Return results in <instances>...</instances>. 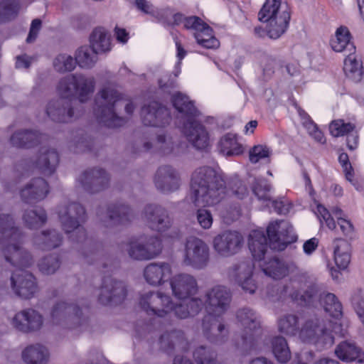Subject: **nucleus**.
I'll return each instance as SVG.
<instances>
[{
    "label": "nucleus",
    "instance_id": "62",
    "mask_svg": "<svg viewBox=\"0 0 364 364\" xmlns=\"http://www.w3.org/2000/svg\"><path fill=\"white\" fill-rule=\"evenodd\" d=\"M229 186L232 193L240 198H242L247 193V188L237 177L230 180Z\"/></svg>",
    "mask_w": 364,
    "mask_h": 364
},
{
    "label": "nucleus",
    "instance_id": "43",
    "mask_svg": "<svg viewBox=\"0 0 364 364\" xmlns=\"http://www.w3.org/2000/svg\"><path fill=\"white\" fill-rule=\"evenodd\" d=\"M41 135L36 132L18 131L11 137V143L17 147H31L40 142Z\"/></svg>",
    "mask_w": 364,
    "mask_h": 364
},
{
    "label": "nucleus",
    "instance_id": "51",
    "mask_svg": "<svg viewBox=\"0 0 364 364\" xmlns=\"http://www.w3.org/2000/svg\"><path fill=\"white\" fill-rule=\"evenodd\" d=\"M193 358L197 364H220L216 359V353L203 346L194 350Z\"/></svg>",
    "mask_w": 364,
    "mask_h": 364
},
{
    "label": "nucleus",
    "instance_id": "21",
    "mask_svg": "<svg viewBox=\"0 0 364 364\" xmlns=\"http://www.w3.org/2000/svg\"><path fill=\"white\" fill-rule=\"evenodd\" d=\"M183 132L188 142L197 149H204L209 144V134L207 130L193 118L183 122Z\"/></svg>",
    "mask_w": 364,
    "mask_h": 364
},
{
    "label": "nucleus",
    "instance_id": "2",
    "mask_svg": "<svg viewBox=\"0 0 364 364\" xmlns=\"http://www.w3.org/2000/svg\"><path fill=\"white\" fill-rule=\"evenodd\" d=\"M23 235L14 226L12 216L0 215V242L5 259L18 268L11 277V287L19 297L28 299L38 291L36 279L23 268L30 267L33 262L31 254L21 246Z\"/></svg>",
    "mask_w": 364,
    "mask_h": 364
},
{
    "label": "nucleus",
    "instance_id": "42",
    "mask_svg": "<svg viewBox=\"0 0 364 364\" xmlns=\"http://www.w3.org/2000/svg\"><path fill=\"white\" fill-rule=\"evenodd\" d=\"M343 70L346 75L354 82H359L362 78V63L355 52L350 53L344 60Z\"/></svg>",
    "mask_w": 364,
    "mask_h": 364
},
{
    "label": "nucleus",
    "instance_id": "33",
    "mask_svg": "<svg viewBox=\"0 0 364 364\" xmlns=\"http://www.w3.org/2000/svg\"><path fill=\"white\" fill-rule=\"evenodd\" d=\"M63 242L62 235L55 230H46L33 238L34 245L43 250H50L59 247Z\"/></svg>",
    "mask_w": 364,
    "mask_h": 364
},
{
    "label": "nucleus",
    "instance_id": "24",
    "mask_svg": "<svg viewBox=\"0 0 364 364\" xmlns=\"http://www.w3.org/2000/svg\"><path fill=\"white\" fill-rule=\"evenodd\" d=\"M77 182L87 192L95 193L107 186L109 176L103 169L94 168L83 172Z\"/></svg>",
    "mask_w": 364,
    "mask_h": 364
},
{
    "label": "nucleus",
    "instance_id": "28",
    "mask_svg": "<svg viewBox=\"0 0 364 364\" xmlns=\"http://www.w3.org/2000/svg\"><path fill=\"white\" fill-rule=\"evenodd\" d=\"M254 265L250 262H242L234 269V274L237 284L249 294L255 293L257 286L252 278Z\"/></svg>",
    "mask_w": 364,
    "mask_h": 364
},
{
    "label": "nucleus",
    "instance_id": "3",
    "mask_svg": "<svg viewBox=\"0 0 364 364\" xmlns=\"http://www.w3.org/2000/svg\"><path fill=\"white\" fill-rule=\"evenodd\" d=\"M94 77L82 74H70L62 77L57 84L56 92L60 100L50 101L46 113L53 121L69 122L75 118L70 99L75 96L80 102H86L95 91Z\"/></svg>",
    "mask_w": 364,
    "mask_h": 364
},
{
    "label": "nucleus",
    "instance_id": "44",
    "mask_svg": "<svg viewBox=\"0 0 364 364\" xmlns=\"http://www.w3.org/2000/svg\"><path fill=\"white\" fill-rule=\"evenodd\" d=\"M220 151L227 156L240 155L243 152L241 144L237 141L236 135L228 133L223 136L219 143Z\"/></svg>",
    "mask_w": 364,
    "mask_h": 364
},
{
    "label": "nucleus",
    "instance_id": "25",
    "mask_svg": "<svg viewBox=\"0 0 364 364\" xmlns=\"http://www.w3.org/2000/svg\"><path fill=\"white\" fill-rule=\"evenodd\" d=\"M103 225L112 228L125 225L133 218V213L129 206L124 204L113 205L108 208L105 215H99Z\"/></svg>",
    "mask_w": 364,
    "mask_h": 364
},
{
    "label": "nucleus",
    "instance_id": "56",
    "mask_svg": "<svg viewBox=\"0 0 364 364\" xmlns=\"http://www.w3.org/2000/svg\"><path fill=\"white\" fill-rule=\"evenodd\" d=\"M18 11V4L16 0H1L0 1V21H5L15 16Z\"/></svg>",
    "mask_w": 364,
    "mask_h": 364
},
{
    "label": "nucleus",
    "instance_id": "7",
    "mask_svg": "<svg viewBox=\"0 0 364 364\" xmlns=\"http://www.w3.org/2000/svg\"><path fill=\"white\" fill-rule=\"evenodd\" d=\"M333 333L341 336L345 335L337 322H328L326 324L323 320L314 317L305 321L299 331V336L304 342L312 343L320 347H328L334 343Z\"/></svg>",
    "mask_w": 364,
    "mask_h": 364
},
{
    "label": "nucleus",
    "instance_id": "8",
    "mask_svg": "<svg viewBox=\"0 0 364 364\" xmlns=\"http://www.w3.org/2000/svg\"><path fill=\"white\" fill-rule=\"evenodd\" d=\"M59 220L65 232L73 241L81 242L87 237L86 230L81 226L85 220L84 208L77 203L60 205L58 209Z\"/></svg>",
    "mask_w": 364,
    "mask_h": 364
},
{
    "label": "nucleus",
    "instance_id": "40",
    "mask_svg": "<svg viewBox=\"0 0 364 364\" xmlns=\"http://www.w3.org/2000/svg\"><path fill=\"white\" fill-rule=\"evenodd\" d=\"M144 151L154 149L162 154H171L174 149V143L171 136L161 134L157 135L153 141H144L143 144Z\"/></svg>",
    "mask_w": 364,
    "mask_h": 364
},
{
    "label": "nucleus",
    "instance_id": "49",
    "mask_svg": "<svg viewBox=\"0 0 364 364\" xmlns=\"http://www.w3.org/2000/svg\"><path fill=\"white\" fill-rule=\"evenodd\" d=\"M321 304L326 312L334 318H338L342 314V305L337 297L331 293L321 296Z\"/></svg>",
    "mask_w": 364,
    "mask_h": 364
},
{
    "label": "nucleus",
    "instance_id": "35",
    "mask_svg": "<svg viewBox=\"0 0 364 364\" xmlns=\"http://www.w3.org/2000/svg\"><path fill=\"white\" fill-rule=\"evenodd\" d=\"M336 356L345 362L357 360L362 363L364 360V354L361 349L352 342H342L335 350Z\"/></svg>",
    "mask_w": 364,
    "mask_h": 364
},
{
    "label": "nucleus",
    "instance_id": "50",
    "mask_svg": "<svg viewBox=\"0 0 364 364\" xmlns=\"http://www.w3.org/2000/svg\"><path fill=\"white\" fill-rule=\"evenodd\" d=\"M355 124L338 119L333 120L329 124V132L334 137L348 135L355 130Z\"/></svg>",
    "mask_w": 364,
    "mask_h": 364
},
{
    "label": "nucleus",
    "instance_id": "11",
    "mask_svg": "<svg viewBox=\"0 0 364 364\" xmlns=\"http://www.w3.org/2000/svg\"><path fill=\"white\" fill-rule=\"evenodd\" d=\"M210 262V248L202 239L189 236L184 242L182 263L196 270L208 267Z\"/></svg>",
    "mask_w": 364,
    "mask_h": 364
},
{
    "label": "nucleus",
    "instance_id": "38",
    "mask_svg": "<svg viewBox=\"0 0 364 364\" xmlns=\"http://www.w3.org/2000/svg\"><path fill=\"white\" fill-rule=\"evenodd\" d=\"M48 358V349L39 343L28 346L22 352L23 361L29 364H44Z\"/></svg>",
    "mask_w": 364,
    "mask_h": 364
},
{
    "label": "nucleus",
    "instance_id": "59",
    "mask_svg": "<svg viewBox=\"0 0 364 364\" xmlns=\"http://www.w3.org/2000/svg\"><path fill=\"white\" fill-rule=\"evenodd\" d=\"M352 304L360 321L364 324V294L361 291L353 294Z\"/></svg>",
    "mask_w": 364,
    "mask_h": 364
},
{
    "label": "nucleus",
    "instance_id": "23",
    "mask_svg": "<svg viewBox=\"0 0 364 364\" xmlns=\"http://www.w3.org/2000/svg\"><path fill=\"white\" fill-rule=\"evenodd\" d=\"M220 317L205 315L202 323L204 336L210 342L215 343L223 342L228 334V328Z\"/></svg>",
    "mask_w": 364,
    "mask_h": 364
},
{
    "label": "nucleus",
    "instance_id": "10",
    "mask_svg": "<svg viewBox=\"0 0 364 364\" xmlns=\"http://www.w3.org/2000/svg\"><path fill=\"white\" fill-rule=\"evenodd\" d=\"M50 321L69 328L84 329L87 325V318L84 316L82 309L76 304L59 301L52 308Z\"/></svg>",
    "mask_w": 364,
    "mask_h": 364
},
{
    "label": "nucleus",
    "instance_id": "30",
    "mask_svg": "<svg viewBox=\"0 0 364 364\" xmlns=\"http://www.w3.org/2000/svg\"><path fill=\"white\" fill-rule=\"evenodd\" d=\"M264 273L274 279H281L288 276L295 268L291 263H287L278 258H273L260 264Z\"/></svg>",
    "mask_w": 364,
    "mask_h": 364
},
{
    "label": "nucleus",
    "instance_id": "64",
    "mask_svg": "<svg viewBox=\"0 0 364 364\" xmlns=\"http://www.w3.org/2000/svg\"><path fill=\"white\" fill-rule=\"evenodd\" d=\"M338 224L343 234L352 237L354 234V227L351 222L344 218H338Z\"/></svg>",
    "mask_w": 364,
    "mask_h": 364
},
{
    "label": "nucleus",
    "instance_id": "22",
    "mask_svg": "<svg viewBox=\"0 0 364 364\" xmlns=\"http://www.w3.org/2000/svg\"><path fill=\"white\" fill-rule=\"evenodd\" d=\"M143 123L146 126L164 127L170 122L168 110L157 102L144 105L141 111Z\"/></svg>",
    "mask_w": 364,
    "mask_h": 364
},
{
    "label": "nucleus",
    "instance_id": "63",
    "mask_svg": "<svg viewBox=\"0 0 364 364\" xmlns=\"http://www.w3.org/2000/svg\"><path fill=\"white\" fill-rule=\"evenodd\" d=\"M338 160L340 164L342 165L343 168V171L346 174V178L348 181L353 182V169L351 167V165L350 164L348 161V156L347 154L342 153L339 155Z\"/></svg>",
    "mask_w": 364,
    "mask_h": 364
},
{
    "label": "nucleus",
    "instance_id": "46",
    "mask_svg": "<svg viewBox=\"0 0 364 364\" xmlns=\"http://www.w3.org/2000/svg\"><path fill=\"white\" fill-rule=\"evenodd\" d=\"M97 54L91 46H81L75 52V63L80 68H91L97 61Z\"/></svg>",
    "mask_w": 364,
    "mask_h": 364
},
{
    "label": "nucleus",
    "instance_id": "5",
    "mask_svg": "<svg viewBox=\"0 0 364 364\" xmlns=\"http://www.w3.org/2000/svg\"><path fill=\"white\" fill-rule=\"evenodd\" d=\"M95 104L97 118L109 127H117L124 124V120L115 112L119 107L124 106L128 114H132L135 108L132 102L124 99L117 91L109 87L100 91L96 97Z\"/></svg>",
    "mask_w": 364,
    "mask_h": 364
},
{
    "label": "nucleus",
    "instance_id": "41",
    "mask_svg": "<svg viewBox=\"0 0 364 364\" xmlns=\"http://www.w3.org/2000/svg\"><path fill=\"white\" fill-rule=\"evenodd\" d=\"M252 191L259 200L271 203L277 212L282 213V202L272 200L271 186L266 180L257 179L252 187Z\"/></svg>",
    "mask_w": 364,
    "mask_h": 364
},
{
    "label": "nucleus",
    "instance_id": "45",
    "mask_svg": "<svg viewBox=\"0 0 364 364\" xmlns=\"http://www.w3.org/2000/svg\"><path fill=\"white\" fill-rule=\"evenodd\" d=\"M25 225L30 229H37L47 221V215L43 208L26 209L22 215Z\"/></svg>",
    "mask_w": 364,
    "mask_h": 364
},
{
    "label": "nucleus",
    "instance_id": "26",
    "mask_svg": "<svg viewBox=\"0 0 364 364\" xmlns=\"http://www.w3.org/2000/svg\"><path fill=\"white\" fill-rule=\"evenodd\" d=\"M171 267L166 262H152L147 264L143 272L146 282L151 286H159L171 278Z\"/></svg>",
    "mask_w": 364,
    "mask_h": 364
},
{
    "label": "nucleus",
    "instance_id": "1",
    "mask_svg": "<svg viewBox=\"0 0 364 364\" xmlns=\"http://www.w3.org/2000/svg\"><path fill=\"white\" fill-rule=\"evenodd\" d=\"M169 284L173 296L179 302H174L170 295L161 291H150L140 296V307L148 314L161 318L174 315L185 319L198 314L203 303L194 297L199 289L196 278L188 273H178L170 278Z\"/></svg>",
    "mask_w": 364,
    "mask_h": 364
},
{
    "label": "nucleus",
    "instance_id": "6",
    "mask_svg": "<svg viewBox=\"0 0 364 364\" xmlns=\"http://www.w3.org/2000/svg\"><path fill=\"white\" fill-rule=\"evenodd\" d=\"M290 18L289 9L282 0H266L258 13L259 21L266 23V33L272 39H277L286 32Z\"/></svg>",
    "mask_w": 364,
    "mask_h": 364
},
{
    "label": "nucleus",
    "instance_id": "19",
    "mask_svg": "<svg viewBox=\"0 0 364 364\" xmlns=\"http://www.w3.org/2000/svg\"><path fill=\"white\" fill-rule=\"evenodd\" d=\"M12 324L15 328L23 333L37 331L43 325V316L33 309H26L14 315Z\"/></svg>",
    "mask_w": 364,
    "mask_h": 364
},
{
    "label": "nucleus",
    "instance_id": "36",
    "mask_svg": "<svg viewBox=\"0 0 364 364\" xmlns=\"http://www.w3.org/2000/svg\"><path fill=\"white\" fill-rule=\"evenodd\" d=\"M172 101L174 107L181 114L180 117L183 122L194 118L197 115V109L193 102L186 95L177 92L173 95Z\"/></svg>",
    "mask_w": 364,
    "mask_h": 364
},
{
    "label": "nucleus",
    "instance_id": "4",
    "mask_svg": "<svg viewBox=\"0 0 364 364\" xmlns=\"http://www.w3.org/2000/svg\"><path fill=\"white\" fill-rule=\"evenodd\" d=\"M191 198L196 206H213L225 196L222 176L209 166L195 170L191 181Z\"/></svg>",
    "mask_w": 364,
    "mask_h": 364
},
{
    "label": "nucleus",
    "instance_id": "17",
    "mask_svg": "<svg viewBox=\"0 0 364 364\" xmlns=\"http://www.w3.org/2000/svg\"><path fill=\"white\" fill-rule=\"evenodd\" d=\"M127 296L125 284L112 278H105L99 290L98 300L105 305L118 304Z\"/></svg>",
    "mask_w": 364,
    "mask_h": 364
},
{
    "label": "nucleus",
    "instance_id": "15",
    "mask_svg": "<svg viewBox=\"0 0 364 364\" xmlns=\"http://www.w3.org/2000/svg\"><path fill=\"white\" fill-rule=\"evenodd\" d=\"M142 217L146 225L157 232H164L172 226V219L168 210L159 205H146Z\"/></svg>",
    "mask_w": 364,
    "mask_h": 364
},
{
    "label": "nucleus",
    "instance_id": "12",
    "mask_svg": "<svg viewBox=\"0 0 364 364\" xmlns=\"http://www.w3.org/2000/svg\"><path fill=\"white\" fill-rule=\"evenodd\" d=\"M128 256L138 261L149 260L156 257L162 250V243L157 236L146 239L131 238L123 244Z\"/></svg>",
    "mask_w": 364,
    "mask_h": 364
},
{
    "label": "nucleus",
    "instance_id": "9",
    "mask_svg": "<svg viewBox=\"0 0 364 364\" xmlns=\"http://www.w3.org/2000/svg\"><path fill=\"white\" fill-rule=\"evenodd\" d=\"M272 297L277 299L289 296L301 305H311L318 299V287L316 284L307 282L306 277L300 276L291 279L289 284L277 289L276 294H271Z\"/></svg>",
    "mask_w": 364,
    "mask_h": 364
},
{
    "label": "nucleus",
    "instance_id": "34",
    "mask_svg": "<svg viewBox=\"0 0 364 364\" xmlns=\"http://www.w3.org/2000/svg\"><path fill=\"white\" fill-rule=\"evenodd\" d=\"M351 36L348 28L341 26L336 29L335 35L331 38L330 46L335 52L345 50L350 53L355 51V47L350 41Z\"/></svg>",
    "mask_w": 364,
    "mask_h": 364
},
{
    "label": "nucleus",
    "instance_id": "60",
    "mask_svg": "<svg viewBox=\"0 0 364 364\" xmlns=\"http://www.w3.org/2000/svg\"><path fill=\"white\" fill-rule=\"evenodd\" d=\"M206 24L207 23H205L200 18L196 16H188L186 20L184 28L188 30H191L195 37L196 33L198 32L199 33L202 29H204Z\"/></svg>",
    "mask_w": 364,
    "mask_h": 364
},
{
    "label": "nucleus",
    "instance_id": "58",
    "mask_svg": "<svg viewBox=\"0 0 364 364\" xmlns=\"http://www.w3.org/2000/svg\"><path fill=\"white\" fill-rule=\"evenodd\" d=\"M199 226L203 230H209L213 225V218L211 212L204 208H199L196 213Z\"/></svg>",
    "mask_w": 364,
    "mask_h": 364
},
{
    "label": "nucleus",
    "instance_id": "20",
    "mask_svg": "<svg viewBox=\"0 0 364 364\" xmlns=\"http://www.w3.org/2000/svg\"><path fill=\"white\" fill-rule=\"evenodd\" d=\"M154 182L159 191L164 193H168L179 188L181 176L175 168L165 165L158 168L154 176Z\"/></svg>",
    "mask_w": 364,
    "mask_h": 364
},
{
    "label": "nucleus",
    "instance_id": "16",
    "mask_svg": "<svg viewBox=\"0 0 364 364\" xmlns=\"http://www.w3.org/2000/svg\"><path fill=\"white\" fill-rule=\"evenodd\" d=\"M243 242V237L240 232L227 230L214 237L213 248L220 255L229 257L239 252Z\"/></svg>",
    "mask_w": 364,
    "mask_h": 364
},
{
    "label": "nucleus",
    "instance_id": "54",
    "mask_svg": "<svg viewBox=\"0 0 364 364\" xmlns=\"http://www.w3.org/2000/svg\"><path fill=\"white\" fill-rule=\"evenodd\" d=\"M134 4L136 7L144 14L151 15L159 20H162L166 14L168 12V9L158 10L154 8L152 4L147 0H129Z\"/></svg>",
    "mask_w": 364,
    "mask_h": 364
},
{
    "label": "nucleus",
    "instance_id": "57",
    "mask_svg": "<svg viewBox=\"0 0 364 364\" xmlns=\"http://www.w3.org/2000/svg\"><path fill=\"white\" fill-rule=\"evenodd\" d=\"M271 154L272 150L267 145H255L249 151L250 161L256 164L262 159L269 158Z\"/></svg>",
    "mask_w": 364,
    "mask_h": 364
},
{
    "label": "nucleus",
    "instance_id": "27",
    "mask_svg": "<svg viewBox=\"0 0 364 364\" xmlns=\"http://www.w3.org/2000/svg\"><path fill=\"white\" fill-rule=\"evenodd\" d=\"M48 191L47 182L38 178L33 179L21 191V197L26 203H36L44 199Z\"/></svg>",
    "mask_w": 364,
    "mask_h": 364
},
{
    "label": "nucleus",
    "instance_id": "37",
    "mask_svg": "<svg viewBox=\"0 0 364 364\" xmlns=\"http://www.w3.org/2000/svg\"><path fill=\"white\" fill-rule=\"evenodd\" d=\"M91 47L98 54L106 53L112 49L111 36L106 29L102 27L96 28L90 38Z\"/></svg>",
    "mask_w": 364,
    "mask_h": 364
},
{
    "label": "nucleus",
    "instance_id": "32",
    "mask_svg": "<svg viewBox=\"0 0 364 364\" xmlns=\"http://www.w3.org/2000/svg\"><path fill=\"white\" fill-rule=\"evenodd\" d=\"M249 249L255 260L260 262L267 250V239L261 230H252L249 235Z\"/></svg>",
    "mask_w": 364,
    "mask_h": 364
},
{
    "label": "nucleus",
    "instance_id": "31",
    "mask_svg": "<svg viewBox=\"0 0 364 364\" xmlns=\"http://www.w3.org/2000/svg\"><path fill=\"white\" fill-rule=\"evenodd\" d=\"M58 152L54 149L43 147L36 161V165L45 175L53 173L58 164Z\"/></svg>",
    "mask_w": 364,
    "mask_h": 364
},
{
    "label": "nucleus",
    "instance_id": "29",
    "mask_svg": "<svg viewBox=\"0 0 364 364\" xmlns=\"http://www.w3.org/2000/svg\"><path fill=\"white\" fill-rule=\"evenodd\" d=\"M160 348L167 352L173 349H178L181 351H186L188 348V343L181 330H173L161 335L159 339Z\"/></svg>",
    "mask_w": 364,
    "mask_h": 364
},
{
    "label": "nucleus",
    "instance_id": "53",
    "mask_svg": "<svg viewBox=\"0 0 364 364\" xmlns=\"http://www.w3.org/2000/svg\"><path fill=\"white\" fill-rule=\"evenodd\" d=\"M75 60L66 53L58 55L53 60V67L59 73L70 72L75 69Z\"/></svg>",
    "mask_w": 364,
    "mask_h": 364
},
{
    "label": "nucleus",
    "instance_id": "13",
    "mask_svg": "<svg viewBox=\"0 0 364 364\" xmlns=\"http://www.w3.org/2000/svg\"><path fill=\"white\" fill-rule=\"evenodd\" d=\"M267 232L272 249L282 251L296 240L291 224L286 220H276L269 224Z\"/></svg>",
    "mask_w": 364,
    "mask_h": 364
},
{
    "label": "nucleus",
    "instance_id": "52",
    "mask_svg": "<svg viewBox=\"0 0 364 364\" xmlns=\"http://www.w3.org/2000/svg\"><path fill=\"white\" fill-rule=\"evenodd\" d=\"M280 332L287 335H295L298 331V317L294 314H288L282 317L278 321Z\"/></svg>",
    "mask_w": 364,
    "mask_h": 364
},
{
    "label": "nucleus",
    "instance_id": "55",
    "mask_svg": "<svg viewBox=\"0 0 364 364\" xmlns=\"http://www.w3.org/2000/svg\"><path fill=\"white\" fill-rule=\"evenodd\" d=\"M60 262L56 255H49L43 258L38 263L40 271L44 274H52L60 267Z\"/></svg>",
    "mask_w": 364,
    "mask_h": 364
},
{
    "label": "nucleus",
    "instance_id": "61",
    "mask_svg": "<svg viewBox=\"0 0 364 364\" xmlns=\"http://www.w3.org/2000/svg\"><path fill=\"white\" fill-rule=\"evenodd\" d=\"M316 213L321 223L324 221L326 226L330 230L336 229V225L334 219L331 217V213L324 206L320 204L318 205L316 208Z\"/></svg>",
    "mask_w": 364,
    "mask_h": 364
},
{
    "label": "nucleus",
    "instance_id": "14",
    "mask_svg": "<svg viewBox=\"0 0 364 364\" xmlns=\"http://www.w3.org/2000/svg\"><path fill=\"white\" fill-rule=\"evenodd\" d=\"M205 298L207 315L221 316L230 306L231 294L225 287L216 285L206 291Z\"/></svg>",
    "mask_w": 364,
    "mask_h": 364
},
{
    "label": "nucleus",
    "instance_id": "18",
    "mask_svg": "<svg viewBox=\"0 0 364 364\" xmlns=\"http://www.w3.org/2000/svg\"><path fill=\"white\" fill-rule=\"evenodd\" d=\"M236 318L242 328L241 336L243 342L251 343L260 328L259 316L252 309L245 307L237 311Z\"/></svg>",
    "mask_w": 364,
    "mask_h": 364
},
{
    "label": "nucleus",
    "instance_id": "47",
    "mask_svg": "<svg viewBox=\"0 0 364 364\" xmlns=\"http://www.w3.org/2000/svg\"><path fill=\"white\" fill-rule=\"evenodd\" d=\"M272 353L279 363H286L291 358V351L285 338L276 336L272 341Z\"/></svg>",
    "mask_w": 364,
    "mask_h": 364
},
{
    "label": "nucleus",
    "instance_id": "39",
    "mask_svg": "<svg viewBox=\"0 0 364 364\" xmlns=\"http://www.w3.org/2000/svg\"><path fill=\"white\" fill-rule=\"evenodd\" d=\"M334 262L341 269H345L350 261V245L343 239L333 241Z\"/></svg>",
    "mask_w": 364,
    "mask_h": 364
},
{
    "label": "nucleus",
    "instance_id": "48",
    "mask_svg": "<svg viewBox=\"0 0 364 364\" xmlns=\"http://www.w3.org/2000/svg\"><path fill=\"white\" fill-rule=\"evenodd\" d=\"M199 33H196L195 38L201 46L208 49H214L219 47L220 43L214 36L213 29L208 25Z\"/></svg>",
    "mask_w": 364,
    "mask_h": 364
}]
</instances>
